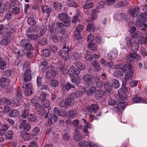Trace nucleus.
Returning a JSON list of instances; mask_svg holds the SVG:
<instances>
[{
  "label": "nucleus",
  "instance_id": "obj_44",
  "mask_svg": "<svg viewBox=\"0 0 147 147\" xmlns=\"http://www.w3.org/2000/svg\"><path fill=\"white\" fill-rule=\"evenodd\" d=\"M104 95V92L101 91H98L96 92L95 93L96 98L98 99L101 98Z\"/></svg>",
  "mask_w": 147,
  "mask_h": 147
},
{
  "label": "nucleus",
  "instance_id": "obj_28",
  "mask_svg": "<svg viewBox=\"0 0 147 147\" xmlns=\"http://www.w3.org/2000/svg\"><path fill=\"white\" fill-rule=\"evenodd\" d=\"M19 112L16 109L12 110L9 113V116L10 117H16L19 115Z\"/></svg>",
  "mask_w": 147,
  "mask_h": 147
},
{
  "label": "nucleus",
  "instance_id": "obj_21",
  "mask_svg": "<svg viewBox=\"0 0 147 147\" xmlns=\"http://www.w3.org/2000/svg\"><path fill=\"white\" fill-rule=\"evenodd\" d=\"M75 86L74 85L69 84H62L61 88L63 90H69L71 88H74Z\"/></svg>",
  "mask_w": 147,
  "mask_h": 147
},
{
  "label": "nucleus",
  "instance_id": "obj_5",
  "mask_svg": "<svg viewBox=\"0 0 147 147\" xmlns=\"http://www.w3.org/2000/svg\"><path fill=\"white\" fill-rule=\"evenodd\" d=\"M24 118H27L29 121H35L36 119V116L33 113H29V112L26 111L22 115Z\"/></svg>",
  "mask_w": 147,
  "mask_h": 147
},
{
  "label": "nucleus",
  "instance_id": "obj_4",
  "mask_svg": "<svg viewBox=\"0 0 147 147\" xmlns=\"http://www.w3.org/2000/svg\"><path fill=\"white\" fill-rule=\"evenodd\" d=\"M22 87L26 88L24 91V94L26 96H28L32 93L33 89L30 83L24 82L23 84Z\"/></svg>",
  "mask_w": 147,
  "mask_h": 147
},
{
  "label": "nucleus",
  "instance_id": "obj_20",
  "mask_svg": "<svg viewBox=\"0 0 147 147\" xmlns=\"http://www.w3.org/2000/svg\"><path fill=\"white\" fill-rule=\"evenodd\" d=\"M75 135L74 137V139L76 141H79L81 140L83 136L79 133L77 129H76L75 130Z\"/></svg>",
  "mask_w": 147,
  "mask_h": 147
},
{
  "label": "nucleus",
  "instance_id": "obj_35",
  "mask_svg": "<svg viewBox=\"0 0 147 147\" xmlns=\"http://www.w3.org/2000/svg\"><path fill=\"white\" fill-rule=\"evenodd\" d=\"M139 11V8L136 7L132 9L131 12L132 16L134 17H136L138 15Z\"/></svg>",
  "mask_w": 147,
  "mask_h": 147
},
{
  "label": "nucleus",
  "instance_id": "obj_2",
  "mask_svg": "<svg viewBox=\"0 0 147 147\" xmlns=\"http://www.w3.org/2000/svg\"><path fill=\"white\" fill-rule=\"evenodd\" d=\"M58 19L64 23L65 26H69L70 25V22L69 20V18L66 13H61L58 16Z\"/></svg>",
  "mask_w": 147,
  "mask_h": 147
},
{
  "label": "nucleus",
  "instance_id": "obj_15",
  "mask_svg": "<svg viewBox=\"0 0 147 147\" xmlns=\"http://www.w3.org/2000/svg\"><path fill=\"white\" fill-rule=\"evenodd\" d=\"M20 134V137L25 141L28 140L30 138L29 134L26 131H21Z\"/></svg>",
  "mask_w": 147,
  "mask_h": 147
},
{
  "label": "nucleus",
  "instance_id": "obj_17",
  "mask_svg": "<svg viewBox=\"0 0 147 147\" xmlns=\"http://www.w3.org/2000/svg\"><path fill=\"white\" fill-rule=\"evenodd\" d=\"M94 81L95 82L96 86L97 88H100L102 87L103 83L100 80V78L98 76L95 77L94 78Z\"/></svg>",
  "mask_w": 147,
  "mask_h": 147
},
{
  "label": "nucleus",
  "instance_id": "obj_63",
  "mask_svg": "<svg viewBox=\"0 0 147 147\" xmlns=\"http://www.w3.org/2000/svg\"><path fill=\"white\" fill-rule=\"evenodd\" d=\"M10 41L9 39H3L1 40L0 43L1 44L7 45L10 43Z\"/></svg>",
  "mask_w": 147,
  "mask_h": 147
},
{
  "label": "nucleus",
  "instance_id": "obj_52",
  "mask_svg": "<svg viewBox=\"0 0 147 147\" xmlns=\"http://www.w3.org/2000/svg\"><path fill=\"white\" fill-rule=\"evenodd\" d=\"M123 75V72L119 70H117L114 73V76L116 77H121Z\"/></svg>",
  "mask_w": 147,
  "mask_h": 147
},
{
  "label": "nucleus",
  "instance_id": "obj_7",
  "mask_svg": "<svg viewBox=\"0 0 147 147\" xmlns=\"http://www.w3.org/2000/svg\"><path fill=\"white\" fill-rule=\"evenodd\" d=\"M118 51L116 49H113L109 52L108 55L109 59L112 60L116 59L117 56Z\"/></svg>",
  "mask_w": 147,
  "mask_h": 147
},
{
  "label": "nucleus",
  "instance_id": "obj_12",
  "mask_svg": "<svg viewBox=\"0 0 147 147\" xmlns=\"http://www.w3.org/2000/svg\"><path fill=\"white\" fill-rule=\"evenodd\" d=\"M9 80L5 78H2L0 79V86L3 88L8 86L9 84Z\"/></svg>",
  "mask_w": 147,
  "mask_h": 147
},
{
  "label": "nucleus",
  "instance_id": "obj_38",
  "mask_svg": "<svg viewBox=\"0 0 147 147\" xmlns=\"http://www.w3.org/2000/svg\"><path fill=\"white\" fill-rule=\"evenodd\" d=\"M75 67L74 66H71L69 68L68 74L70 77H73L74 76Z\"/></svg>",
  "mask_w": 147,
  "mask_h": 147
},
{
  "label": "nucleus",
  "instance_id": "obj_37",
  "mask_svg": "<svg viewBox=\"0 0 147 147\" xmlns=\"http://www.w3.org/2000/svg\"><path fill=\"white\" fill-rule=\"evenodd\" d=\"M90 128V124L89 123L87 122L83 130V131L85 133L86 136H88V131L87 128Z\"/></svg>",
  "mask_w": 147,
  "mask_h": 147
},
{
  "label": "nucleus",
  "instance_id": "obj_26",
  "mask_svg": "<svg viewBox=\"0 0 147 147\" xmlns=\"http://www.w3.org/2000/svg\"><path fill=\"white\" fill-rule=\"evenodd\" d=\"M13 132L10 130L7 131L5 134V136L7 139H12L13 136Z\"/></svg>",
  "mask_w": 147,
  "mask_h": 147
},
{
  "label": "nucleus",
  "instance_id": "obj_6",
  "mask_svg": "<svg viewBox=\"0 0 147 147\" xmlns=\"http://www.w3.org/2000/svg\"><path fill=\"white\" fill-rule=\"evenodd\" d=\"M57 76V73L55 70H51L47 71L45 74V78L49 80L55 78Z\"/></svg>",
  "mask_w": 147,
  "mask_h": 147
},
{
  "label": "nucleus",
  "instance_id": "obj_61",
  "mask_svg": "<svg viewBox=\"0 0 147 147\" xmlns=\"http://www.w3.org/2000/svg\"><path fill=\"white\" fill-rule=\"evenodd\" d=\"M11 31H9L6 33L5 36L6 38H11V36L13 35V33L14 32V30L11 28Z\"/></svg>",
  "mask_w": 147,
  "mask_h": 147
},
{
  "label": "nucleus",
  "instance_id": "obj_8",
  "mask_svg": "<svg viewBox=\"0 0 147 147\" xmlns=\"http://www.w3.org/2000/svg\"><path fill=\"white\" fill-rule=\"evenodd\" d=\"M125 102H121L119 103L114 109V110L117 113H120L124 109L125 106Z\"/></svg>",
  "mask_w": 147,
  "mask_h": 147
},
{
  "label": "nucleus",
  "instance_id": "obj_1",
  "mask_svg": "<svg viewBox=\"0 0 147 147\" xmlns=\"http://www.w3.org/2000/svg\"><path fill=\"white\" fill-rule=\"evenodd\" d=\"M70 51L69 47L63 46L62 49L58 53V54L61 56L63 59L65 61H68L69 58V52Z\"/></svg>",
  "mask_w": 147,
  "mask_h": 147
},
{
  "label": "nucleus",
  "instance_id": "obj_56",
  "mask_svg": "<svg viewBox=\"0 0 147 147\" xmlns=\"http://www.w3.org/2000/svg\"><path fill=\"white\" fill-rule=\"evenodd\" d=\"M125 40L127 45L128 47L131 46L133 43H132L131 38L128 36H126L125 37Z\"/></svg>",
  "mask_w": 147,
  "mask_h": 147
},
{
  "label": "nucleus",
  "instance_id": "obj_31",
  "mask_svg": "<svg viewBox=\"0 0 147 147\" xmlns=\"http://www.w3.org/2000/svg\"><path fill=\"white\" fill-rule=\"evenodd\" d=\"M47 30V26L45 25L42 26L40 28V33L38 37H41L43 36Z\"/></svg>",
  "mask_w": 147,
  "mask_h": 147
},
{
  "label": "nucleus",
  "instance_id": "obj_14",
  "mask_svg": "<svg viewBox=\"0 0 147 147\" xmlns=\"http://www.w3.org/2000/svg\"><path fill=\"white\" fill-rule=\"evenodd\" d=\"M42 11L44 13L46 16L48 18L50 15V12L52 11V8L50 7L47 8L45 6L41 7Z\"/></svg>",
  "mask_w": 147,
  "mask_h": 147
},
{
  "label": "nucleus",
  "instance_id": "obj_19",
  "mask_svg": "<svg viewBox=\"0 0 147 147\" xmlns=\"http://www.w3.org/2000/svg\"><path fill=\"white\" fill-rule=\"evenodd\" d=\"M75 66L80 70L83 71L85 70L86 67L84 64L80 62H76L74 63Z\"/></svg>",
  "mask_w": 147,
  "mask_h": 147
},
{
  "label": "nucleus",
  "instance_id": "obj_22",
  "mask_svg": "<svg viewBox=\"0 0 147 147\" xmlns=\"http://www.w3.org/2000/svg\"><path fill=\"white\" fill-rule=\"evenodd\" d=\"M41 102L43 107L48 109V111L50 110L51 109V107L50 106V104L48 100L47 99L46 100L42 101Z\"/></svg>",
  "mask_w": 147,
  "mask_h": 147
},
{
  "label": "nucleus",
  "instance_id": "obj_25",
  "mask_svg": "<svg viewBox=\"0 0 147 147\" xmlns=\"http://www.w3.org/2000/svg\"><path fill=\"white\" fill-rule=\"evenodd\" d=\"M0 102L6 105H10L12 103L11 100H9L5 98H3L0 100Z\"/></svg>",
  "mask_w": 147,
  "mask_h": 147
},
{
  "label": "nucleus",
  "instance_id": "obj_13",
  "mask_svg": "<svg viewBox=\"0 0 147 147\" xmlns=\"http://www.w3.org/2000/svg\"><path fill=\"white\" fill-rule=\"evenodd\" d=\"M31 70L26 71L24 75V82H27L28 81H30L32 78Z\"/></svg>",
  "mask_w": 147,
  "mask_h": 147
},
{
  "label": "nucleus",
  "instance_id": "obj_60",
  "mask_svg": "<svg viewBox=\"0 0 147 147\" xmlns=\"http://www.w3.org/2000/svg\"><path fill=\"white\" fill-rule=\"evenodd\" d=\"M108 104L110 106H113L116 105L117 102L111 98H110L108 101Z\"/></svg>",
  "mask_w": 147,
  "mask_h": 147
},
{
  "label": "nucleus",
  "instance_id": "obj_64",
  "mask_svg": "<svg viewBox=\"0 0 147 147\" xmlns=\"http://www.w3.org/2000/svg\"><path fill=\"white\" fill-rule=\"evenodd\" d=\"M83 27L82 26L79 25L77 26L76 30L75 32L77 33H80L81 31L82 30Z\"/></svg>",
  "mask_w": 147,
  "mask_h": 147
},
{
  "label": "nucleus",
  "instance_id": "obj_24",
  "mask_svg": "<svg viewBox=\"0 0 147 147\" xmlns=\"http://www.w3.org/2000/svg\"><path fill=\"white\" fill-rule=\"evenodd\" d=\"M98 105L96 103H94L91 105L90 107V110L92 113L93 112L96 113L98 111Z\"/></svg>",
  "mask_w": 147,
  "mask_h": 147
},
{
  "label": "nucleus",
  "instance_id": "obj_39",
  "mask_svg": "<svg viewBox=\"0 0 147 147\" xmlns=\"http://www.w3.org/2000/svg\"><path fill=\"white\" fill-rule=\"evenodd\" d=\"M131 49L133 52H137L138 50L139 45L138 43H136L134 42V43L131 45Z\"/></svg>",
  "mask_w": 147,
  "mask_h": 147
},
{
  "label": "nucleus",
  "instance_id": "obj_49",
  "mask_svg": "<svg viewBox=\"0 0 147 147\" xmlns=\"http://www.w3.org/2000/svg\"><path fill=\"white\" fill-rule=\"evenodd\" d=\"M91 20H96L97 18V15L96 13V10L94 9L92 10L91 11Z\"/></svg>",
  "mask_w": 147,
  "mask_h": 147
},
{
  "label": "nucleus",
  "instance_id": "obj_43",
  "mask_svg": "<svg viewBox=\"0 0 147 147\" xmlns=\"http://www.w3.org/2000/svg\"><path fill=\"white\" fill-rule=\"evenodd\" d=\"M48 94L44 92H41L40 95L39 97V99L41 102L46 100V97L47 96Z\"/></svg>",
  "mask_w": 147,
  "mask_h": 147
},
{
  "label": "nucleus",
  "instance_id": "obj_10",
  "mask_svg": "<svg viewBox=\"0 0 147 147\" xmlns=\"http://www.w3.org/2000/svg\"><path fill=\"white\" fill-rule=\"evenodd\" d=\"M82 95V92L80 90L75 91L71 93L70 97L73 100L74 99L76 98L81 97Z\"/></svg>",
  "mask_w": 147,
  "mask_h": 147
},
{
  "label": "nucleus",
  "instance_id": "obj_23",
  "mask_svg": "<svg viewBox=\"0 0 147 147\" xmlns=\"http://www.w3.org/2000/svg\"><path fill=\"white\" fill-rule=\"evenodd\" d=\"M50 118L49 120V123L50 124H54L57 121V117L56 115H51Z\"/></svg>",
  "mask_w": 147,
  "mask_h": 147
},
{
  "label": "nucleus",
  "instance_id": "obj_9",
  "mask_svg": "<svg viewBox=\"0 0 147 147\" xmlns=\"http://www.w3.org/2000/svg\"><path fill=\"white\" fill-rule=\"evenodd\" d=\"M93 76L90 74H86L82 78L83 80L85 81L86 83L89 84L90 82L93 79Z\"/></svg>",
  "mask_w": 147,
  "mask_h": 147
},
{
  "label": "nucleus",
  "instance_id": "obj_29",
  "mask_svg": "<svg viewBox=\"0 0 147 147\" xmlns=\"http://www.w3.org/2000/svg\"><path fill=\"white\" fill-rule=\"evenodd\" d=\"M59 106L61 107H63L65 109H67L68 108V107L65 104V101H64L63 98H59Z\"/></svg>",
  "mask_w": 147,
  "mask_h": 147
},
{
  "label": "nucleus",
  "instance_id": "obj_58",
  "mask_svg": "<svg viewBox=\"0 0 147 147\" xmlns=\"http://www.w3.org/2000/svg\"><path fill=\"white\" fill-rule=\"evenodd\" d=\"M76 111L74 110H71L69 113V115L71 118H74L76 115Z\"/></svg>",
  "mask_w": 147,
  "mask_h": 147
},
{
  "label": "nucleus",
  "instance_id": "obj_57",
  "mask_svg": "<svg viewBox=\"0 0 147 147\" xmlns=\"http://www.w3.org/2000/svg\"><path fill=\"white\" fill-rule=\"evenodd\" d=\"M51 37L52 40L54 43L57 42L59 41V38L57 37L56 35H52L51 36Z\"/></svg>",
  "mask_w": 147,
  "mask_h": 147
},
{
  "label": "nucleus",
  "instance_id": "obj_42",
  "mask_svg": "<svg viewBox=\"0 0 147 147\" xmlns=\"http://www.w3.org/2000/svg\"><path fill=\"white\" fill-rule=\"evenodd\" d=\"M15 96L17 99H19L21 100V99L22 98V94L21 90L20 88L17 90Z\"/></svg>",
  "mask_w": 147,
  "mask_h": 147
},
{
  "label": "nucleus",
  "instance_id": "obj_45",
  "mask_svg": "<svg viewBox=\"0 0 147 147\" xmlns=\"http://www.w3.org/2000/svg\"><path fill=\"white\" fill-rule=\"evenodd\" d=\"M89 142L85 141H83L78 143L80 147H89Z\"/></svg>",
  "mask_w": 147,
  "mask_h": 147
},
{
  "label": "nucleus",
  "instance_id": "obj_3",
  "mask_svg": "<svg viewBox=\"0 0 147 147\" xmlns=\"http://www.w3.org/2000/svg\"><path fill=\"white\" fill-rule=\"evenodd\" d=\"M127 16L123 10L119 11L114 14V18L117 21H122L127 19Z\"/></svg>",
  "mask_w": 147,
  "mask_h": 147
},
{
  "label": "nucleus",
  "instance_id": "obj_51",
  "mask_svg": "<svg viewBox=\"0 0 147 147\" xmlns=\"http://www.w3.org/2000/svg\"><path fill=\"white\" fill-rule=\"evenodd\" d=\"M133 75V72L132 71L127 72L125 75V78L126 79H131Z\"/></svg>",
  "mask_w": 147,
  "mask_h": 147
},
{
  "label": "nucleus",
  "instance_id": "obj_27",
  "mask_svg": "<svg viewBox=\"0 0 147 147\" xmlns=\"http://www.w3.org/2000/svg\"><path fill=\"white\" fill-rule=\"evenodd\" d=\"M132 102L135 103L144 102V100L143 98H140L139 97L136 96L133 97L131 99Z\"/></svg>",
  "mask_w": 147,
  "mask_h": 147
},
{
  "label": "nucleus",
  "instance_id": "obj_55",
  "mask_svg": "<svg viewBox=\"0 0 147 147\" xmlns=\"http://www.w3.org/2000/svg\"><path fill=\"white\" fill-rule=\"evenodd\" d=\"M71 22L73 23H76L77 22H80L79 15H77L74 16L72 19Z\"/></svg>",
  "mask_w": 147,
  "mask_h": 147
},
{
  "label": "nucleus",
  "instance_id": "obj_53",
  "mask_svg": "<svg viewBox=\"0 0 147 147\" xmlns=\"http://www.w3.org/2000/svg\"><path fill=\"white\" fill-rule=\"evenodd\" d=\"M93 5V3H86L83 5V8L86 9H88L89 8H91Z\"/></svg>",
  "mask_w": 147,
  "mask_h": 147
},
{
  "label": "nucleus",
  "instance_id": "obj_40",
  "mask_svg": "<svg viewBox=\"0 0 147 147\" xmlns=\"http://www.w3.org/2000/svg\"><path fill=\"white\" fill-rule=\"evenodd\" d=\"M85 58L88 61H91L93 59V57L90 53L87 51L86 54L85 55Z\"/></svg>",
  "mask_w": 147,
  "mask_h": 147
},
{
  "label": "nucleus",
  "instance_id": "obj_33",
  "mask_svg": "<svg viewBox=\"0 0 147 147\" xmlns=\"http://www.w3.org/2000/svg\"><path fill=\"white\" fill-rule=\"evenodd\" d=\"M94 28L95 26L92 22H89L87 26V30L89 32L93 31Z\"/></svg>",
  "mask_w": 147,
  "mask_h": 147
},
{
  "label": "nucleus",
  "instance_id": "obj_48",
  "mask_svg": "<svg viewBox=\"0 0 147 147\" xmlns=\"http://www.w3.org/2000/svg\"><path fill=\"white\" fill-rule=\"evenodd\" d=\"M28 24L30 26H33L36 24V21L32 18H29L28 19Z\"/></svg>",
  "mask_w": 147,
  "mask_h": 147
},
{
  "label": "nucleus",
  "instance_id": "obj_47",
  "mask_svg": "<svg viewBox=\"0 0 147 147\" xmlns=\"http://www.w3.org/2000/svg\"><path fill=\"white\" fill-rule=\"evenodd\" d=\"M112 86L115 88H118L119 86V82L116 80L113 79L112 81Z\"/></svg>",
  "mask_w": 147,
  "mask_h": 147
},
{
  "label": "nucleus",
  "instance_id": "obj_41",
  "mask_svg": "<svg viewBox=\"0 0 147 147\" xmlns=\"http://www.w3.org/2000/svg\"><path fill=\"white\" fill-rule=\"evenodd\" d=\"M27 36L28 40H36L38 38V36L35 34H27Z\"/></svg>",
  "mask_w": 147,
  "mask_h": 147
},
{
  "label": "nucleus",
  "instance_id": "obj_32",
  "mask_svg": "<svg viewBox=\"0 0 147 147\" xmlns=\"http://www.w3.org/2000/svg\"><path fill=\"white\" fill-rule=\"evenodd\" d=\"M67 4L68 6L76 7H78L77 3L73 0H68L66 1Z\"/></svg>",
  "mask_w": 147,
  "mask_h": 147
},
{
  "label": "nucleus",
  "instance_id": "obj_34",
  "mask_svg": "<svg viewBox=\"0 0 147 147\" xmlns=\"http://www.w3.org/2000/svg\"><path fill=\"white\" fill-rule=\"evenodd\" d=\"M111 84L109 82H107L105 85V88L106 91L110 92L112 89V87L111 86Z\"/></svg>",
  "mask_w": 147,
  "mask_h": 147
},
{
  "label": "nucleus",
  "instance_id": "obj_54",
  "mask_svg": "<svg viewBox=\"0 0 147 147\" xmlns=\"http://www.w3.org/2000/svg\"><path fill=\"white\" fill-rule=\"evenodd\" d=\"M128 4V2L127 1H121L117 5V6L118 7H123L126 6Z\"/></svg>",
  "mask_w": 147,
  "mask_h": 147
},
{
  "label": "nucleus",
  "instance_id": "obj_50",
  "mask_svg": "<svg viewBox=\"0 0 147 147\" xmlns=\"http://www.w3.org/2000/svg\"><path fill=\"white\" fill-rule=\"evenodd\" d=\"M65 104L67 105L68 107V106L70 105L71 104H73L74 102V100L71 98V97L65 99Z\"/></svg>",
  "mask_w": 147,
  "mask_h": 147
},
{
  "label": "nucleus",
  "instance_id": "obj_30",
  "mask_svg": "<svg viewBox=\"0 0 147 147\" xmlns=\"http://www.w3.org/2000/svg\"><path fill=\"white\" fill-rule=\"evenodd\" d=\"M51 51L49 49H43L41 51V54L43 57H47L50 55L51 54Z\"/></svg>",
  "mask_w": 147,
  "mask_h": 147
},
{
  "label": "nucleus",
  "instance_id": "obj_16",
  "mask_svg": "<svg viewBox=\"0 0 147 147\" xmlns=\"http://www.w3.org/2000/svg\"><path fill=\"white\" fill-rule=\"evenodd\" d=\"M125 90H123L121 89V91L119 93V98L120 100H126V99L127 95L126 91V88H125Z\"/></svg>",
  "mask_w": 147,
  "mask_h": 147
},
{
  "label": "nucleus",
  "instance_id": "obj_62",
  "mask_svg": "<svg viewBox=\"0 0 147 147\" xmlns=\"http://www.w3.org/2000/svg\"><path fill=\"white\" fill-rule=\"evenodd\" d=\"M51 85L53 87H57L58 86V82L57 80H53L51 82Z\"/></svg>",
  "mask_w": 147,
  "mask_h": 147
},
{
  "label": "nucleus",
  "instance_id": "obj_46",
  "mask_svg": "<svg viewBox=\"0 0 147 147\" xmlns=\"http://www.w3.org/2000/svg\"><path fill=\"white\" fill-rule=\"evenodd\" d=\"M53 115H56L57 117L58 116H63L62 114L60 113V111L57 107H55L54 108Z\"/></svg>",
  "mask_w": 147,
  "mask_h": 147
},
{
  "label": "nucleus",
  "instance_id": "obj_11",
  "mask_svg": "<svg viewBox=\"0 0 147 147\" xmlns=\"http://www.w3.org/2000/svg\"><path fill=\"white\" fill-rule=\"evenodd\" d=\"M138 54L135 53H131L127 56L126 60L127 61L131 62L134 61L136 59H138Z\"/></svg>",
  "mask_w": 147,
  "mask_h": 147
},
{
  "label": "nucleus",
  "instance_id": "obj_36",
  "mask_svg": "<svg viewBox=\"0 0 147 147\" xmlns=\"http://www.w3.org/2000/svg\"><path fill=\"white\" fill-rule=\"evenodd\" d=\"M131 66L129 64H122L121 70L124 72L131 69Z\"/></svg>",
  "mask_w": 147,
  "mask_h": 147
},
{
  "label": "nucleus",
  "instance_id": "obj_59",
  "mask_svg": "<svg viewBox=\"0 0 147 147\" xmlns=\"http://www.w3.org/2000/svg\"><path fill=\"white\" fill-rule=\"evenodd\" d=\"M24 71H29V70H31L30 69V67L28 65V62H25L24 64V67L23 68Z\"/></svg>",
  "mask_w": 147,
  "mask_h": 147
},
{
  "label": "nucleus",
  "instance_id": "obj_18",
  "mask_svg": "<svg viewBox=\"0 0 147 147\" xmlns=\"http://www.w3.org/2000/svg\"><path fill=\"white\" fill-rule=\"evenodd\" d=\"M91 64L92 67L94 68L97 72L100 71L101 68L100 64L98 62L94 61L91 62Z\"/></svg>",
  "mask_w": 147,
  "mask_h": 147
}]
</instances>
